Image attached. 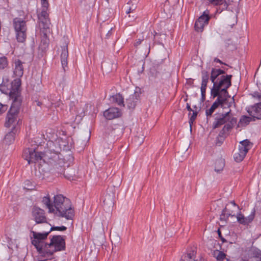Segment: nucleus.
Instances as JSON below:
<instances>
[{"label": "nucleus", "mask_w": 261, "mask_h": 261, "mask_svg": "<svg viewBox=\"0 0 261 261\" xmlns=\"http://www.w3.org/2000/svg\"><path fill=\"white\" fill-rule=\"evenodd\" d=\"M32 244L35 247L39 254L44 257H49L55 252L65 250V236H54L49 243H46L44 240L49 232L40 233L32 231Z\"/></svg>", "instance_id": "nucleus-1"}, {"label": "nucleus", "mask_w": 261, "mask_h": 261, "mask_svg": "<svg viewBox=\"0 0 261 261\" xmlns=\"http://www.w3.org/2000/svg\"><path fill=\"white\" fill-rule=\"evenodd\" d=\"M13 84L15 89L9 92L10 99L12 100V103L6 118L5 126L6 127H10L11 126H15L14 124L17 121L22 101L21 93H19L17 89L20 84L19 80L15 81Z\"/></svg>", "instance_id": "nucleus-2"}, {"label": "nucleus", "mask_w": 261, "mask_h": 261, "mask_svg": "<svg viewBox=\"0 0 261 261\" xmlns=\"http://www.w3.org/2000/svg\"><path fill=\"white\" fill-rule=\"evenodd\" d=\"M237 119L231 113V110L225 113H216L214 115V121L212 124L213 129L220 127L224 125L219 134V137L223 138L228 136L229 132L235 126Z\"/></svg>", "instance_id": "nucleus-3"}, {"label": "nucleus", "mask_w": 261, "mask_h": 261, "mask_svg": "<svg viewBox=\"0 0 261 261\" xmlns=\"http://www.w3.org/2000/svg\"><path fill=\"white\" fill-rule=\"evenodd\" d=\"M56 215L64 217L68 220L72 219L74 216V210L72 208L69 200L62 194L55 195L53 203Z\"/></svg>", "instance_id": "nucleus-4"}, {"label": "nucleus", "mask_w": 261, "mask_h": 261, "mask_svg": "<svg viewBox=\"0 0 261 261\" xmlns=\"http://www.w3.org/2000/svg\"><path fill=\"white\" fill-rule=\"evenodd\" d=\"M232 75L231 74L222 75L220 78L217 79L216 83H214L213 86L211 90V97L215 98L220 94H222L225 96H228V92L227 89L231 85V78Z\"/></svg>", "instance_id": "nucleus-5"}, {"label": "nucleus", "mask_w": 261, "mask_h": 261, "mask_svg": "<svg viewBox=\"0 0 261 261\" xmlns=\"http://www.w3.org/2000/svg\"><path fill=\"white\" fill-rule=\"evenodd\" d=\"M13 26L18 42L25 41L27 36V21L21 18L16 17L13 19Z\"/></svg>", "instance_id": "nucleus-6"}, {"label": "nucleus", "mask_w": 261, "mask_h": 261, "mask_svg": "<svg viewBox=\"0 0 261 261\" xmlns=\"http://www.w3.org/2000/svg\"><path fill=\"white\" fill-rule=\"evenodd\" d=\"M43 161L53 167L55 169H58L59 167H62L64 162L60 158L58 151H53L51 150L46 151L43 156Z\"/></svg>", "instance_id": "nucleus-7"}, {"label": "nucleus", "mask_w": 261, "mask_h": 261, "mask_svg": "<svg viewBox=\"0 0 261 261\" xmlns=\"http://www.w3.org/2000/svg\"><path fill=\"white\" fill-rule=\"evenodd\" d=\"M43 154L41 152H37L35 148H28L24 150L23 156L30 164L43 160Z\"/></svg>", "instance_id": "nucleus-8"}, {"label": "nucleus", "mask_w": 261, "mask_h": 261, "mask_svg": "<svg viewBox=\"0 0 261 261\" xmlns=\"http://www.w3.org/2000/svg\"><path fill=\"white\" fill-rule=\"evenodd\" d=\"M37 17L38 23L40 29L42 30L44 34H46V32L49 28L50 21L49 18V13L48 11L41 10L37 12Z\"/></svg>", "instance_id": "nucleus-9"}, {"label": "nucleus", "mask_w": 261, "mask_h": 261, "mask_svg": "<svg viewBox=\"0 0 261 261\" xmlns=\"http://www.w3.org/2000/svg\"><path fill=\"white\" fill-rule=\"evenodd\" d=\"M23 63L20 60H16L14 62V69L13 71L14 75L17 77L16 79L14 80L11 82V87L10 90V92H11L12 90L15 89V87L14 86V82L16 80H19V85L18 87L17 88L18 92L19 93H21L20 92V85H21V80L20 77L23 74V66L22 65Z\"/></svg>", "instance_id": "nucleus-10"}, {"label": "nucleus", "mask_w": 261, "mask_h": 261, "mask_svg": "<svg viewBox=\"0 0 261 261\" xmlns=\"http://www.w3.org/2000/svg\"><path fill=\"white\" fill-rule=\"evenodd\" d=\"M250 142L248 140H244L240 143L239 145V150L234 153L233 158L237 162H241L244 159L247 152L248 151Z\"/></svg>", "instance_id": "nucleus-11"}, {"label": "nucleus", "mask_w": 261, "mask_h": 261, "mask_svg": "<svg viewBox=\"0 0 261 261\" xmlns=\"http://www.w3.org/2000/svg\"><path fill=\"white\" fill-rule=\"evenodd\" d=\"M210 19L209 11L207 10L204 11L203 14L195 21L194 26L195 31L198 32H202L204 27L208 24Z\"/></svg>", "instance_id": "nucleus-12"}, {"label": "nucleus", "mask_w": 261, "mask_h": 261, "mask_svg": "<svg viewBox=\"0 0 261 261\" xmlns=\"http://www.w3.org/2000/svg\"><path fill=\"white\" fill-rule=\"evenodd\" d=\"M246 257V261H261V250L252 247L247 251Z\"/></svg>", "instance_id": "nucleus-13"}, {"label": "nucleus", "mask_w": 261, "mask_h": 261, "mask_svg": "<svg viewBox=\"0 0 261 261\" xmlns=\"http://www.w3.org/2000/svg\"><path fill=\"white\" fill-rule=\"evenodd\" d=\"M103 115L106 119L112 120L120 117L122 115V112L118 108L111 107L105 111Z\"/></svg>", "instance_id": "nucleus-14"}, {"label": "nucleus", "mask_w": 261, "mask_h": 261, "mask_svg": "<svg viewBox=\"0 0 261 261\" xmlns=\"http://www.w3.org/2000/svg\"><path fill=\"white\" fill-rule=\"evenodd\" d=\"M32 216L36 223H42L46 222V218L45 216L44 210L34 207L32 210Z\"/></svg>", "instance_id": "nucleus-15"}, {"label": "nucleus", "mask_w": 261, "mask_h": 261, "mask_svg": "<svg viewBox=\"0 0 261 261\" xmlns=\"http://www.w3.org/2000/svg\"><path fill=\"white\" fill-rule=\"evenodd\" d=\"M254 216L255 211L253 210L248 217H245L240 212L237 214L236 217L238 223L242 225H248L253 220Z\"/></svg>", "instance_id": "nucleus-16"}, {"label": "nucleus", "mask_w": 261, "mask_h": 261, "mask_svg": "<svg viewBox=\"0 0 261 261\" xmlns=\"http://www.w3.org/2000/svg\"><path fill=\"white\" fill-rule=\"evenodd\" d=\"M247 112L253 118L261 119V101L249 108Z\"/></svg>", "instance_id": "nucleus-17"}, {"label": "nucleus", "mask_w": 261, "mask_h": 261, "mask_svg": "<svg viewBox=\"0 0 261 261\" xmlns=\"http://www.w3.org/2000/svg\"><path fill=\"white\" fill-rule=\"evenodd\" d=\"M140 94L138 92H134L126 99V104L129 109H134L139 101Z\"/></svg>", "instance_id": "nucleus-18"}, {"label": "nucleus", "mask_w": 261, "mask_h": 261, "mask_svg": "<svg viewBox=\"0 0 261 261\" xmlns=\"http://www.w3.org/2000/svg\"><path fill=\"white\" fill-rule=\"evenodd\" d=\"M61 64L63 67V69L64 71L66 70V68L67 67L68 61L67 59L68 57V51L67 45H66L63 47H62V52L61 54Z\"/></svg>", "instance_id": "nucleus-19"}, {"label": "nucleus", "mask_w": 261, "mask_h": 261, "mask_svg": "<svg viewBox=\"0 0 261 261\" xmlns=\"http://www.w3.org/2000/svg\"><path fill=\"white\" fill-rule=\"evenodd\" d=\"M196 248L194 247L187 253L182 255L180 261H195Z\"/></svg>", "instance_id": "nucleus-20"}, {"label": "nucleus", "mask_w": 261, "mask_h": 261, "mask_svg": "<svg viewBox=\"0 0 261 261\" xmlns=\"http://www.w3.org/2000/svg\"><path fill=\"white\" fill-rule=\"evenodd\" d=\"M217 99L215 101V102L212 105V107L215 109V110L220 106L221 107H223L224 103L226 102L227 100V97L225 95H223L222 94H220L219 93V95L217 96Z\"/></svg>", "instance_id": "nucleus-21"}, {"label": "nucleus", "mask_w": 261, "mask_h": 261, "mask_svg": "<svg viewBox=\"0 0 261 261\" xmlns=\"http://www.w3.org/2000/svg\"><path fill=\"white\" fill-rule=\"evenodd\" d=\"M225 73V71L224 70L213 68L211 71L210 80L214 84V83L217 82L216 80L218 79L219 76Z\"/></svg>", "instance_id": "nucleus-22"}, {"label": "nucleus", "mask_w": 261, "mask_h": 261, "mask_svg": "<svg viewBox=\"0 0 261 261\" xmlns=\"http://www.w3.org/2000/svg\"><path fill=\"white\" fill-rule=\"evenodd\" d=\"M110 100L113 103L117 104L120 107H124V98L120 93L112 96L110 98Z\"/></svg>", "instance_id": "nucleus-23"}, {"label": "nucleus", "mask_w": 261, "mask_h": 261, "mask_svg": "<svg viewBox=\"0 0 261 261\" xmlns=\"http://www.w3.org/2000/svg\"><path fill=\"white\" fill-rule=\"evenodd\" d=\"M17 133V129L15 126H13L11 131L9 132L5 137L4 140L7 144H10L12 143L15 137V135Z\"/></svg>", "instance_id": "nucleus-24"}, {"label": "nucleus", "mask_w": 261, "mask_h": 261, "mask_svg": "<svg viewBox=\"0 0 261 261\" xmlns=\"http://www.w3.org/2000/svg\"><path fill=\"white\" fill-rule=\"evenodd\" d=\"M42 203L48 210L49 213H53L54 212V206L48 195L42 198Z\"/></svg>", "instance_id": "nucleus-25"}, {"label": "nucleus", "mask_w": 261, "mask_h": 261, "mask_svg": "<svg viewBox=\"0 0 261 261\" xmlns=\"http://www.w3.org/2000/svg\"><path fill=\"white\" fill-rule=\"evenodd\" d=\"M225 167V160L222 158L217 159L215 162V171L217 173L221 172Z\"/></svg>", "instance_id": "nucleus-26"}, {"label": "nucleus", "mask_w": 261, "mask_h": 261, "mask_svg": "<svg viewBox=\"0 0 261 261\" xmlns=\"http://www.w3.org/2000/svg\"><path fill=\"white\" fill-rule=\"evenodd\" d=\"M210 78L209 73L207 71L202 70L201 71V87H207V83L208 82Z\"/></svg>", "instance_id": "nucleus-27"}, {"label": "nucleus", "mask_w": 261, "mask_h": 261, "mask_svg": "<svg viewBox=\"0 0 261 261\" xmlns=\"http://www.w3.org/2000/svg\"><path fill=\"white\" fill-rule=\"evenodd\" d=\"M252 120H255V118L252 117L243 116L240 119L239 124L241 126H246Z\"/></svg>", "instance_id": "nucleus-28"}, {"label": "nucleus", "mask_w": 261, "mask_h": 261, "mask_svg": "<svg viewBox=\"0 0 261 261\" xmlns=\"http://www.w3.org/2000/svg\"><path fill=\"white\" fill-rule=\"evenodd\" d=\"M234 217L235 215L232 214L230 212L227 211L226 207H225L223 211H222V213L220 215V220L221 221H226L227 219H228L229 217Z\"/></svg>", "instance_id": "nucleus-29"}, {"label": "nucleus", "mask_w": 261, "mask_h": 261, "mask_svg": "<svg viewBox=\"0 0 261 261\" xmlns=\"http://www.w3.org/2000/svg\"><path fill=\"white\" fill-rule=\"evenodd\" d=\"M214 256L218 260L222 261L225 258L226 255L223 252L216 250L214 252Z\"/></svg>", "instance_id": "nucleus-30"}, {"label": "nucleus", "mask_w": 261, "mask_h": 261, "mask_svg": "<svg viewBox=\"0 0 261 261\" xmlns=\"http://www.w3.org/2000/svg\"><path fill=\"white\" fill-rule=\"evenodd\" d=\"M8 66V61L7 58L3 56L0 57V70L5 69Z\"/></svg>", "instance_id": "nucleus-31"}, {"label": "nucleus", "mask_w": 261, "mask_h": 261, "mask_svg": "<svg viewBox=\"0 0 261 261\" xmlns=\"http://www.w3.org/2000/svg\"><path fill=\"white\" fill-rule=\"evenodd\" d=\"M215 109L211 107L210 108L206 110L205 115L206 116L207 122H208L212 116V114L214 112Z\"/></svg>", "instance_id": "nucleus-32"}, {"label": "nucleus", "mask_w": 261, "mask_h": 261, "mask_svg": "<svg viewBox=\"0 0 261 261\" xmlns=\"http://www.w3.org/2000/svg\"><path fill=\"white\" fill-rule=\"evenodd\" d=\"M48 3L47 0H41V10L48 11Z\"/></svg>", "instance_id": "nucleus-33"}, {"label": "nucleus", "mask_w": 261, "mask_h": 261, "mask_svg": "<svg viewBox=\"0 0 261 261\" xmlns=\"http://www.w3.org/2000/svg\"><path fill=\"white\" fill-rule=\"evenodd\" d=\"M66 229H67V227L66 226H54V227H51L50 228V231L49 232H50L51 231H53V230L65 231Z\"/></svg>", "instance_id": "nucleus-34"}, {"label": "nucleus", "mask_w": 261, "mask_h": 261, "mask_svg": "<svg viewBox=\"0 0 261 261\" xmlns=\"http://www.w3.org/2000/svg\"><path fill=\"white\" fill-rule=\"evenodd\" d=\"M197 115V112L196 111L193 112L192 115L191 116L190 120H189V123L190 124V130H192L191 124L193 123V122L196 119Z\"/></svg>", "instance_id": "nucleus-35"}, {"label": "nucleus", "mask_w": 261, "mask_h": 261, "mask_svg": "<svg viewBox=\"0 0 261 261\" xmlns=\"http://www.w3.org/2000/svg\"><path fill=\"white\" fill-rule=\"evenodd\" d=\"M206 87H200L201 90V99L202 101L205 100V93H206Z\"/></svg>", "instance_id": "nucleus-36"}, {"label": "nucleus", "mask_w": 261, "mask_h": 261, "mask_svg": "<svg viewBox=\"0 0 261 261\" xmlns=\"http://www.w3.org/2000/svg\"><path fill=\"white\" fill-rule=\"evenodd\" d=\"M250 95L252 97L257 99L258 100L261 101V93L258 92H254L251 93Z\"/></svg>", "instance_id": "nucleus-37"}, {"label": "nucleus", "mask_w": 261, "mask_h": 261, "mask_svg": "<svg viewBox=\"0 0 261 261\" xmlns=\"http://www.w3.org/2000/svg\"><path fill=\"white\" fill-rule=\"evenodd\" d=\"M8 109V106L6 105H3L0 102V113H3L7 111Z\"/></svg>", "instance_id": "nucleus-38"}, {"label": "nucleus", "mask_w": 261, "mask_h": 261, "mask_svg": "<svg viewBox=\"0 0 261 261\" xmlns=\"http://www.w3.org/2000/svg\"><path fill=\"white\" fill-rule=\"evenodd\" d=\"M74 111L75 112V113L76 114L77 116H79V117H83L85 115V112L83 110L82 111L80 110H74Z\"/></svg>", "instance_id": "nucleus-39"}, {"label": "nucleus", "mask_w": 261, "mask_h": 261, "mask_svg": "<svg viewBox=\"0 0 261 261\" xmlns=\"http://www.w3.org/2000/svg\"><path fill=\"white\" fill-rule=\"evenodd\" d=\"M0 91L3 93H7V88L5 85H3V84H0Z\"/></svg>", "instance_id": "nucleus-40"}, {"label": "nucleus", "mask_w": 261, "mask_h": 261, "mask_svg": "<svg viewBox=\"0 0 261 261\" xmlns=\"http://www.w3.org/2000/svg\"><path fill=\"white\" fill-rule=\"evenodd\" d=\"M143 41V39H138L136 40V42L135 43V46H137L139 45H140Z\"/></svg>", "instance_id": "nucleus-41"}, {"label": "nucleus", "mask_w": 261, "mask_h": 261, "mask_svg": "<svg viewBox=\"0 0 261 261\" xmlns=\"http://www.w3.org/2000/svg\"><path fill=\"white\" fill-rule=\"evenodd\" d=\"M61 104H62V102L60 100H59V101L55 103L54 105L55 107H59Z\"/></svg>", "instance_id": "nucleus-42"}, {"label": "nucleus", "mask_w": 261, "mask_h": 261, "mask_svg": "<svg viewBox=\"0 0 261 261\" xmlns=\"http://www.w3.org/2000/svg\"><path fill=\"white\" fill-rule=\"evenodd\" d=\"M214 62H217V63H219L221 64H224L220 59H219L217 58H215Z\"/></svg>", "instance_id": "nucleus-43"}, {"label": "nucleus", "mask_w": 261, "mask_h": 261, "mask_svg": "<svg viewBox=\"0 0 261 261\" xmlns=\"http://www.w3.org/2000/svg\"><path fill=\"white\" fill-rule=\"evenodd\" d=\"M186 108L188 110V111L191 112L193 111L192 109H191L190 105L189 103H187Z\"/></svg>", "instance_id": "nucleus-44"}, {"label": "nucleus", "mask_w": 261, "mask_h": 261, "mask_svg": "<svg viewBox=\"0 0 261 261\" xmlns=\"http://www.w3.org/2000/svg\"><path fill=\"white\" fill-rule=\"evenodd\" d=\"M29 182H30L29 180H27L25 181V185L26 186H28V187L26 188H27L28 189L31 190V189H32V188L31 187H29Z\"/></svg>", "instance_id": "nucleus-45"}, {"label": "nucleus", "mask_w": 261, "mask_h": 261, "mask_svg": "<svg viewBox=\"0 0 261 261\" xmlns=\"http://www.w3.org/2000/svg\"><path fill=\"white\" fill-rule=\"evenodd\" d=\"M230 203L234 206H237L238 208L239 209V206L236 204L234 201H232Z\"/></svg>", "instance_id": "nucleus-46"}, {"label": "nucleus", "mask_w": 261, "mask_h": 261, "mask_svg": "<svg viewBox=\"0 0 261 261\" xmlns=\"http://www.w3.org/2000/svg\"><path fill=\"white\" fill-rule=\"evenodd\" d=\"M35 102L36 105L39 107H40L42 105V102L39 101H36Z\"/></svg>", "instance_id": "nucleus-47"}, {"label": "nucleus", "mask_w": 261, "mask_h": 261, "mask_svg": "<svg viewBox=\"0 0 261 261\" xmlns=\"http://www.w3.org/2000/svg\"><path fill=\"white\" fill-rule=\"evenodd\" d=\"M232 103H234V99L232 98V99L231 100V101L230 102H229V104L228 105V106L229 107L231 106V104Z\"/></svg>", "instance_id": "nucleus-48"}, {"label": "nucleus", "mask_w": 261, "mask_h": 261, "mask_svg": "<svg viewBox=\"0 0 261 261\" xmlns=\"http://www.w3.org/2000/svg\"><path fill=\"white\" fill-rule=\"evenodd\" d=\"M218 234H219V237H221V232H220V230H218Z\"/></svg>", "instance_id": "nucleus-49"}, {"label": "nucleus", "mask_w": 261, "mask_h": 261, "mask_svg": "<svg viewBox=\"0 0 261 261\" xmlns=\"http://www.w3.org/2000/svg\"><path fill=\"white\" fill-rule=\"evenodd\" d=\"M221 240L223 242H224L226 241V240L222 237H221Z\"/></svg>", "instance_id": "nucleus-50"}, {"label": "nucleus", "mask_w": 261, "mask_h": 261, "mask_svg": "<svg viewBox=\"0 0 261 261\" xmlns=\"http://www.w3.org/2000/svg\"><path fill=\"white\" fill-rule=\"evenodd\" d=\"M131 9L130 8L128 11H126L127 13H129L130 12Z\"/></svg>", "instance_id": "nucleus-51"}]
</instances>
